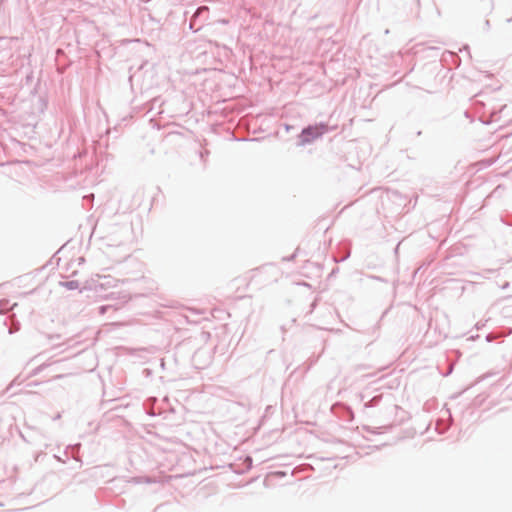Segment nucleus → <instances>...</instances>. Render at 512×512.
Listing matches in <instances>:
<instances>
[{
    "instance_id": "nucleus-3",
    "label": "nucleus",
    "mask_w": 512,
    "mask_h": 512,
    "mask_svg": "<svg viewBox=\"0 0 512 512\" xmlns=\"http://www.w3.org/2000/svg\"><path fill=\"white\" fill-rule=\"evenodd\" d=\"M382 399V395H376L374 396L373 398H371L370 400L364 402V408H370V407H374V406H377L379 404V402L381 401Z\"/></svg>"
},
{
    "instance_id": "nucleus-9",
    "label": "nucleus",
    "mask_w": 512,
    "mask_h": 512,
    "mask_svg": "<svg viewBox=\"0 0 512 512\" xmlns=\"http://www.w3.org/2000/svg\"><path fill=\"white\" fill-rule=\"evenodd\" d=\"M206 154H208V151H205V153H204V152H201V153H200V157H201V158H203L204 156H206Z\"/></svg>"
},
{
    "instance_id": "nucleus-6",
    "label": "nucleus",
    "mask_w": 512,
    "mask_h": 512,
    "mask_svg": "<svg viewBox=\"0 0 512 512\" xmlns=\"http://www.w3.org/2000/svg\"><path fill=\"white\" fill-rule=\"evenodd\" d=\"M112 306L111 305H103V306H100L99 307V313L100 314H105L107 310L111 309Z\"/></svg>"
},
{
    "instance_id": "nucleus-5",
    "label": "nucleus",
    "mask_w": 512,
    "mask_h": 512,
    "mask_svg": "<svg viewBox=\"0 0 512 512\" xmlns=\"http://www.w3.org/2000/svg\"><path fill=\"white\" fill-rule=\"evenodd\" d=\"M47 365L46 364H41V365H38L31 373V375L35 376V375H38Z\"/></svg>"
},
{
    "instance_id": "nucleus-10",
    "label": "nucleus",
    "mask_w": 512,
    "mask_h": 512,
    "mask_svg": "<svg viewBox=\"0 0 512 512\" xmlns=\"http://www.w3.org/2000/svg\"><path fill=\"white\" fill-rule=\"evenodd\" d=\"M206 154H208V151H205V153H204V152H201V153H200V157H201V158H203L204 156H206Z\"/></svg>"
},
{
    "instance_id": "nucleus-8",
    "label": "nucleus",
    "mask_w": 512,
    "mask_h": 512,
    "mask_svg": "<svg viewBox=\"0 0 512 512\" xmlns=\"http://www.w3.org/2000/svg\"><path fill=\"white\" fill-rule=\"evenodd\" d=\"M17 330H18V327H16L15 329L10 328V329H9V333H10V334H13V333H14L15 331H17Z\"/></svg>"
},
{
    "instance_id": "nucleus-2",
    "label": "nucleus",
    "mask_w": 512,
    "mask_h": 512,
    "mask_svg": "<svg viewBox=\"0 0 512 512\" xmlns=\"http://www.w3.org/2000/svg\"><path fill=\"white\" fill-rule=\"evenodd\" d=\"M208 12H209V8L206 7V6H201V7L197 8L196 11L194 12V14L191 17L190 29L194 30V26L196 25V21H197L198 18L204 17V19H206ZM198 29L199 28H196L195 31H197Z\"/></svg>"
},
{
    "instance_id": "nucleus-11",
    "label": "nucleus",
    "mask_w": 512,
    "mask_h": 512,
    "mask_svg": "<svg viewBox=\"0 0 512 512\" xmlns=\"http://www.w3.org/2000/svg\"><path fill=\"white\" fill-rule=\"evenodd\" d=\"M39 356H40V354H39V355H37V356H35V357H33V358L30 360V362H29V363L34 362V361H35Z\"/></svg>"
},
{
    "instance_id": "nucleus-12",
    "label": "nucleus",
    "mask_w": 512,
    "mask_h": 512,
    "mask_svg": "<svg viewBox=\"0 0 512 512\" xmlns=\"http://www.w3.org/2000/svg\"><path fill=\"white\" fill-rule=\"evenodd\" d=\"M62 377H63V375H57V376H55V378H57V379H58V378H62Z\"/></svg>"
},
{
    "instance_id": "nucleus-7",
    "label": "nucleus",
    "mask_w": 512,
    "mask_h": 512,
    "mask_svg": "<svg viewBox=\"0 0 512 512\" xmlns=\"http://www.w3.org/2000/svg\"><path fill=\"white\" fill-rule=\"evenodd\" d=\"M436 429L439 430V433H444L446 431L447 427L440 429L439 423H437Z\"/></svg>"
},
{
    "instance_id": "nucleus-13",
    "label": "nucleus",
    "mask_w": 512,
    "mask_h": 512,
    "mask_svg": "<svg viewBox=\"0 0 512 512\" xmlns=\"http://www.w3.org/2000/svg\"><path fill=\"white\" fill-rule=\"evenodd\" d=\"M464 50L468 51L469 47L468 46H464L463 48Z\"/></svg>"
},
{
    "instance_id": "nucleus-1",
    "label": "nucleus",
    "mask_w": 512,
    "mask_h": 512,
    "mask_svg": "<svg viewBox=\"0 0 512 512\" xmlns=\"http://www.w3.org/2000/svg\"><path fill=\"white\" fill-rule=\"evenodd\" d=\"M328 130V125L325 123L309 125L301 131L299 135L298 145L305 146L307 144H310L314 140L320 138L323 134L327 133Z\"/></svg>"
},
{
    "instance_id": "nucleus-4",
    "label": "nucleus",
    "mask_w": 512,
    "mask_h": 512,
    "mask_svg": "<svg viewBox=\"0 0 512 512\" xmlns=\"http://www.w3.org/2000/svg\"><path fill=\"white\" fill-rule=\"evenodd\" d=\"M60 284L68 290H75L79 287V282L76 280L61 282Z\"/></svg>"
}]
</instances>
